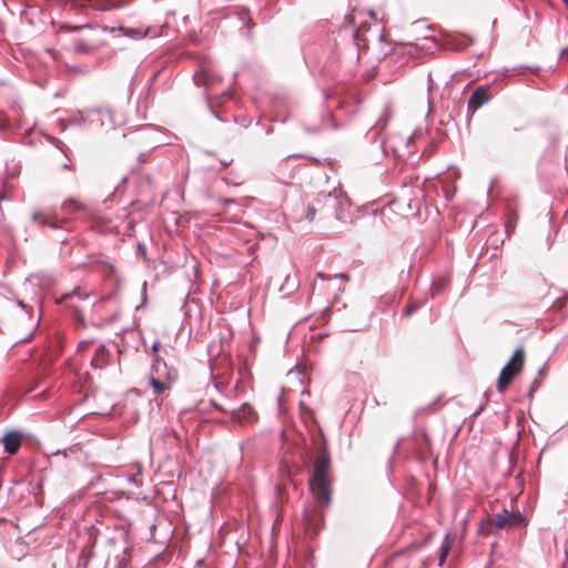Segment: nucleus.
<instances>
[{
  "instance_id": "f257e3e1",
  "label": "nucleus",
  "mask_w": 568,
  "mask_h": 568,
  "mask_svg": "<svg viewBox=\"0 0 568 568\" xmlns=\"http://www.w3.org/2000/svg\"><path fill=\"white\" fill-rule=\"evenodd\" d=\"M328 170L333 175L324 172L326 181L322 184V220L327 230L339 233V225H346L351 221V203L341 189L334 169L329 166Z\"/></svg>"
},
{
  "instance_id": "f03ea898",
  "label": "nucleus",
  "mask_w": 568,
  "mask_h": 568,
  "mask_svg": "<svg viewBox=\"0 0 568 568\" xmlns=\"http://www.w3.org/2000/svg\"><path fill=\"white\" fill-rule=\"evenodd\" d=\"M344 21L347 26H343L337 31V38L334 39L337 49L336 59L341 63L351 65L359 60L361 48L365 44L361 39L359 29L354 26L353 13L345 14Z\"/></svg>"
},
{
  "instance_id": "7ed1b4c3",
  "label": "nucleus",
  "mask_w": 568,
  "mask_h": 568,
  "mask_svg": "<svg viewBox=\"0 0 568 568\" xmlns=\"http://www.w3.org/2000/svg\"><path fill=\"white\" fill-rule=\"evenodd\" d=\"M527 518L520 511H508L506 508L501 513L491 514L479 527V534L494 535L500 530L511 527H526Z\"/></svg>"
},
{
  "instance_id": "20e7f679",
  "label": "nucleus",
  "mask_w": 568,
  "mask_h": 568,
  "mask_svg": "<svg viewBox=\"0 0 568 568\" xmlns=\"http://www.w3.org/2000/svg\"><path fill=\"white\" fill-rule=\"evenodd\" d=\"M524 364V348L521 346L517 347L509 359V362L501 369L498 381H497V390L503 393L508 384L511 383L514 377L520 372Z\"/></svg>"
},
{
  "instance_id": "39448f33",
  "label": "nucleus",
  "mask_w": 568,
  "mask_h": 568,
  "mask_svg": "<svg viewBox=\"0 0 568 568\" xmlns=\"http://www.w3.org/2000/svg\"><path fill=\"white\" fill-rule=\"evenodd\" d=\"M321 278H322V281L326 282L324 290L331 291L333 293V301H332L331 305L322 310V320H323L324 317L333 314L334 312H339L342 310V307H337L338 293L344 292L346 275L338 274L333 277H325L324 274L322 273Z\"/></svg>"
},
{
  "instance_id": "423d86ee",
  "label": "nucleus",
  "mask_w": 568,
  "mask_h": 568,
  "mask_svg": "<svg viewBox=\"0 0 568 568\" xmlns=\"http://www.w3.org/2000/svg\"><path fill=\"white\" fill-rule=\"evenodd\" d=\"M149 377L174 383L178 378V372L174 368L169 367L165 361L161 356L156 355L154 356Z\"/></svg>"
},
{
  "instance_id": "0eeeda50",
  "label": "nucleus",
  "mask_w": 568,
  "mask_h": 568,
  "mask_svg": "<svg viewBox=\"0 0 568 568\" xmlns=\"http://www.w3.org/2000/svg\"><path fill=\"white\" fill-rule=\"evenodd\" d=\"M328 456L322 447V508L328 507L332 503L331 478L327 475Z\"/></svg>"
},
{
  "instance_id": "6e6552de",
  "label": "nucleus",
  "mask_w": 568,
  "mask_h": 568,
  "mask_svg": "<svg viewBox=\"0 0 568 568\" xmlns=\"http://www.w3.org/2000/svg\"><path fill=\"white\" fill-rule=\"evenodd\" d=\"M231 413L232 418L241 425L253 424L257 419L254 409L247 404L242 405L237 409H232Z\"/></svg>"
},
{
  "instance_id": "1a4fd4ad",
  "label": "nucleus",
  "mask_w": 568,
  "mask_h": 568,
  "mask_svg": "<svg viewBox=\"0 0 568 568\" xmlns=\"http://www.w3.org/2000/svg\"><path fill=\"white\" fill-rule=\"evenodd\" d=\"M489 100V94L487 89L478 88L476 89L468 100V109L473 112L481 108Z\"/></svg>"
},
{
  "instance_id": "9d476101",
  "label": "nucleus",
  "mask_w": 568,
  "mask_h": 568,
  "mask_svg": "<svg viewBox=\"0 0 568 568\" xmlns=\"http://www.w3.org/2000/svg\"><path fill=\"white\" fill-rule=\"evenodd\" d=\"M4 450L9 455H14L21 446V435L18 432L7 434L2 438Z\"/></svg>"
},
{
  "instance_id": "9b49d317",
  "label": "nucleus",
  "mask_w": 568,
  "mask_h": 568,
  "mask_svg": "<svg viewBox=\"0 0 568 568\" xmlns=\"http://www.w3.org/2000/svg\"><path fill=\"white\" fill-rule=\"evenodd\" d=\"M308 486L315 497L320 496V458L313 463V474L308 480Z\"/></svg>"
},
{
  "instance_id": "f8f14e48",
  "label": "nucleus",
  "mask_w": 568,
  "mask_h": 568,
  "mask_svg": "<svg viewBox=\"0 0 568 568\" xmlns=\"http://www.w3.org/2000/svg\"><path fill=\"white\" fill-rule=\"evenodd\" d=\"M104 345H100L91 359V365L95 368H102L106 365L108 355Z\"/></svg>"
},
{
  "instance_id": "ddd939ff",
  "label": "nucleus",
  "mask_w": 568,
  "mask_h": 568,
  "mask_svg": "<svg viewBox=\"0 0 568 568\" xmlns=\"http://www.w3.org/2000/svg\"><path fill=\"white\" fill-rule=\"evenodd\" d=\"M149 383L153 389V393L155 395H160V394H163L165 390L170 389L172 384L171 382H166V381H160V379H154V377H149Z\"/></svg>"
},
{
  "instance_id": "4468645a",
  "label": "nucleus",
  "mask_w": 568,
  "mask_h": 568,
  "mask_svg": "<svg viewBox=\"0 0 568 568\" xmlns=\"http://www.w3.org/2000/svg\"><path fill=\"white\" fill-rule=\"evenodd\" d=\"M449 550H450V541H449V535L447 534L443 540V544L440 546V554H439V566H443L446 558H447V555L449 554Z\"/></svg>"
},
{
  "instance_id": "2eb2a0df",
  "label": "nucleus",
  "mask_w": 568,
  "mask_h": 568,
  "mask_svg": "<svg viewBox=\"0 0 568 568\" xmlns=\"http://www.w3.org/2000/svg\"><path fill=\"white\" fill-rule=\"evenodd\" d=\"M337 116L328 113L327 115L322 114V130L323 129H337Z\"/></svg>"
},
{
  "instance_id": "dca6fc26",
  "label": "nucleus",
  "mask_w": 568,
  "mask_h": 568,
  "mask_svg": "<svg viewBox=\"0 0 568 568\" xmlns=\"http://www.w3.org/2000/svg\"><path fill=\"white\" fill-rule=\"evenodd\" d=\"M150 34V29L142 30L139 28H128L125 32V37L132 38V39H142Z\"/></svg>"
},
{
  "instance_id": "f3484780",
  "label": "nucleus",
  "mask_w": 568,
  "mask_h": 568,
  "mask_svg": "<svg viewBox=\"0 0 568 568\" xmlns=\"http://www.w3.org/2000/svg\"><path fill=\"white\" fill-rule=\"evenodd\" d=\"M32 220L34 222H38L41 225H47V226H49L51 229L58 227L57 223L49 221V219L47 216L42 215L41 213H34L32 215Z\"/></svg>"
},
{
  "instance_id": "a211bd4d",
  "label": "nucleus",
  "mask_w": 568,
  "mask_h": 568,
  "mask_svg": "<svg viewBox=\"0 0 568 568\" xmlns=\"http://www.w3.org/2000/svg\"><path fill=\"white\" fill-rule=\"evenodd\" d=\"M567 302H568V294H564L554 301L551 308L561 311L567 305Z\"/></svg>"
},
{
  "instance_id": "6ab92c4d",
  "label": "nucleus",
  "mask_w": 568,
  "mask_h": 568,
  "mask_svg": "<svg viewBox=\"0 0 568 568\" xmlns=\"http://www.w3.org/2000/svg\"><path fill=\"white\" fill-rule=\"evenodd\" d=\"M422 306V303L419 302H412L408 304V306L405 308L404 311V316L405 317H408L410 316L413 313H415L417 310H419Z\"/></svg>"
},
{
  "instance_id": "aec40b11",
  "label": "nucleus",
  "mask_w": 568,
  "mask_h": 568,
  "mask_svg": "<svg viewBox=\"0 0 568 568\" xmlns=\"http://www.w3.org/2000/svg\"><path fill=\"white\" fill-rule=\"evenodd\" d=\"M202 80L204 81L205 87L207 88L210 84H212L211 77L207 71H203L201 74Z\"/></svg>"
},
{
  "instance_id": "412c9836",
  "label": "nucleus",
  "mask_w": 568,
  "mask_h": 568,
  "mask_svg": "<svg viewBox=\"0 0 568 568\" xmlns=\"http://www.w3.org/2000/svg\"><path fill=\"white\" fill-rule=\"evenodd\" d=\"M73 296H78L79 298H85L87 297V295H82L81 294L80 288L73 290V292L70 295H68L67 297L68 298H72Z\"/></svg>"
},
{
  "instance_id": "4be33fe9",
  "label": "nucleus",
  "mask_w": 568,
  "mask_h": 568,
  "mask_svg": "<svg viewBox=\"0 0 568 568\" xmlns=\"http://www.w3.org/2000/svg\"><path fill=\"white\" fill-rule=\"evenodd\" d=\"M74 49H75L77 52H87V51H89V47L84 45L82 43H77Z\"/></svg>"
},
{
  "instance_id": "5701e85b",
  "label": "nucleus",
  "mask_w": 568,
  "mask_h": 568,
  "mask_svg": "<svg viewBox=\"0 0 568 568\" xmlns=\"http://www.w3.org/2000/svg\"><path fill=\"white\" fill-rule=\"evenodd\" d=\"M281 471L283 474H286V475H290L291 474V470L288 468V465H287V462L286 460H283L282 462V465H281Z\"/></svg>"
},
{
  "instance_id": "b1692460",
  "label": "nucleus",
  "mask_w": 568,
  "mask_h": 568,
  "mask_svg": "<svg viewBox=\"0 0 568 568\" xmlns=\"http://www.w3.org/2000/svg\"><path fill=\"white\" fill-rule=\"evenodd\" d=\"M315 216H316V210L314 207L308 209V211H307V219L310 221H313L315 219Z\"/></svg>"
},
{
  "instance_id": "393cba45",
  "label": "nucleus",
  "mask_w": 568,
  "mask_h": 568,
  "mask_svg": "<svg viewBox=\"0 0 568 568\" xmlns=\"http://www.w3.org/2000/svg\"><path fill=\"white\" fill-rule=\"evenodd\" d=\"M161 346V343L159 341H155L153 344H152V351L155 353V356L158 355V352H159V348Z\"/></svg>"
},
{
  "instance_id": "a878e982",
  "label": "nucleus",
  "mask_w": 568,
  "mask_h": 568,
  "mask_svg": "<svg viewBox=\"0 0 568 568\" xmlns=\"http://www.w3.org/2000/svg\"><path fill=\"white\" fill-rule=\"evenodd\" d=\"M287 377L288 378H297L298 377V372H295V371L292 369V371H290L287 373Z\"/></svg>"
},
{
  "instance_id": "bb28decb",
  "label": "nucleus",
  "mask_w": 568,
  "mask_h": 568,
  "mask_svg": "<svg viewBox=\"0 0 568 568\" xmlns=\"http://www.w3.org/2000/svg\"><path fill=\"white\" fill-rule=\"evenodd\" d=\"M118 30H119L120 32H122V33L125 36V32H126L128 28H125V27H123V26H119V27H118Z\"/></svg>"
},
{
  "instance_id": "cd10ccee",
  "label": "nucleus",
  "mask_w": 568,
  "mask_h": 568,
  "mask_svg": "<svg viewBox=\"0 0 568 568\" xmlns=\"http://www.w3.org/2000/svg\"><path fill=\"white\" fill-rule=\"evenodd\" d=\"M88 344H89V342H87V341L80 342L79 348H81V347H83L84 345H88Z\"/></svg>"
},
{
  "instance_id": "c85d7f7f",
  "label": "nucleus",
  "mask_w": 568,
  "mask_h": 568,
  "mask_svg": "<svg viewBox=\"0 0 568 568\" xmlns=\"http://www.w3.org/2000/svg\"><path fill=\"white\" fill-rule=\"evenodd\" d=\"M233 202H234V200H232V199L224 200V203H226V204H230V203H233Z\"/></svg>"
},
{
  "instance_id": "c756f323",
  "label": "nucleus",
  "mask_w": 568,
  "mask_h": 568,
  "mask_svg": "<svg viewBox=\"0 0 568 568\" xmlns=\"http://www.w3.org/2000/svg\"><path fill=\"white\" fill-rule=\"evenodd\" d=\"M483 407H479L474 415H478L481 412Z\"/></svg>"
},
{
  "instance_id": "7c9ffc66",
  "label": "nucleus",
  "mask_w": 568,
  "mask_h": 568,
  "mask_svg": "<svg viewBox=\"0 0 568 568\" xmlns=\"http://www.w3.org/2000/svg\"><path fill=\"white\" fill-rule=\"evenodd\" d=\"M428 81H429V87H430V85H432V82H433V80H432L430 75L428 77Z\"/></svg>"
},
{
  "instance_id": "2f4dec72",
  "label": "nucleus",
  "mask_w": 568,
  "mask_h": 568,
  "mask_svg": "<svg viewBox=\"0 0 568 568\" xmlns=\"http://www.w3.org/2000/svg\"><path fill=\"white\" fill-rule=\"evenodd\" d=\"M1 200H6V196L3 194L0 195Z\"/></svg>"
},
{
  "instance_id": "473e14b6",
  "label": "nucleus",
  "mask_w": 568,
  "mask_h": 568,
  "mask_svg": "<svg viewBox=\"0 0 568 568\" xmlns=\"http://www.w3.org/2000/svg\"><path fill=\"white\" fill-rule=\"evenodd\" d=\"M568 6V0H562Z\"/></svg>"
}]
</instances>
